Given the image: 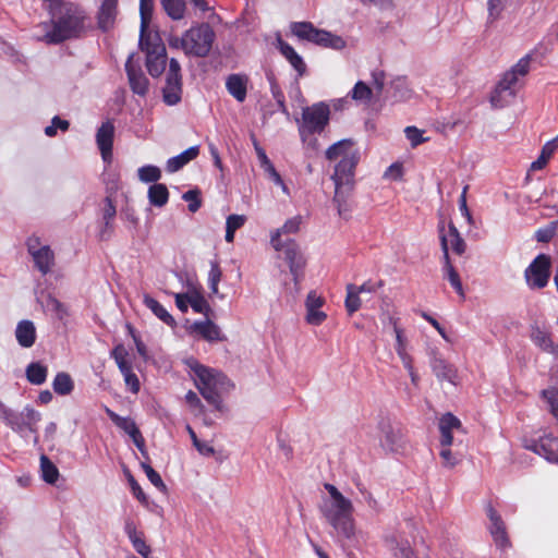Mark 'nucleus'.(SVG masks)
Instances as JSON below:
<instances>
[{"instance_id":"obj_62","label":"nucleus","mask_w":558,"mask_h":558,"mask_svg":"<svg viewBox=\"0 0 558 558\" xmlns=\"http://www.w3.org/2000/svg\"><path fill=\"white\" fill-rule=\"evenodd\" d=\"M253 145H254V149H255V153L257 156L259 167L263 169V171L266 170L267 168H269L270 166H272L274 163L268 158L265 149L257 143L256 140L253 141Z\"/></svg>"},{"instance_id":"obj_9","label":"nucleus","mask_w":558,"mask_h":558,"mask_svg":"<svg viewBox=\"0 0 558 558\" xmlns=\"http://www.w3.org/2000/svg\"><path fill=\"white\" fill-rule=\"evenodd\" d=\"M379 428V445L386 452L401 453L407 448V436L403 428L398 423L389 420H381Z\"/></svg>"},{"instance_id":"obj_16","label":"nucleus","mask_w":558,"mask_h":558,"mask_svg":"<svg viewBox=\"0 0 558 558\" xmlns=\"http://www.w3.org/2000/svg\"><path fill=\"white\" fill-rule=\"evenodd\" d=\"M324 304L325 299L316 291H311L307 294L305 300V322L308 325L319 326L326 320L327 314L322 311Z\"/></svg>"},{"instance_id":"obj_41","label":"nucleus","mask_w":558,"mask_h":558,"mask_svg":"<svg viewBox=\"0 0 558 558\" xmlns=\"http://www.w3.org/2000/svg\"><path fill=\"white\" fill-rule=\"evenodd\" d=\"M374 95L373 89L362 81L356 82L352 90L349 93V96L353 100L365 105L372 100Z\"/></svg>"},{"instance_id":"obj_1","label":"nucleus","mask_w":558,"mask_h":558,"mask_svg":"<svg viewBox=\"0 0 558 558\" xmlns=\"http://www.w3.org/2000/svg\"><path fill=\"white\" fill-rule=\"evenodd\" d=\"M51 21L43 22L36 26L34 36L47 44H57L77 37L89 27L86 12L78 5L61 0H44Z\"/></svg>"},{"instance_id":"obj_51","label":"nucleus","mask_w":558,"mask_h":558,"mask_svg":"<svg viewBox=\"0 0 558 558\" xmlns=\"http://www.w3.org/2000/svg\"><path fill=\"white\" fill-rule=\"evenodd\" d=\"M361 307V299L360 293L357 291L356 286L350 283L347 286V298H345V308L349 314L355 313Z\"/></svg>"},{"instance_id":"obj_64","label":"nucleus","mask_w":558,"mask_h":558,"mask_svg":"<svg viewBox=\"0 0 558 558\" xmlns=\"http://www.w3.org/2000/svg\"><path fill=\"white\" fill-rule=\"evenodd\" d=\"M177 307L185 313L190 306V282L187 283L186 291L182 293H174Z\"/></svg>"},{"instance_id":"obj_34","label":"nucleus","mask_w":558,"mask_h":558,"mask_svg":"<svg viewBox=\"0 0 558 558\" xmlns=\"http://www.w3.org/2000/svg\"><path fill=\"white\" fill-rule=\"evenodd\" d=\"M228 92L240 102L246 98L247 80L244 76L232 74L227 80Z\"/></svg>"},{"instance_id":"obj_37","label":"nucleus","mask_w":558,"mask_h":558,"mask_svg":"<svg viewBox=\"0 0 558 558\" xmlns=\"http://www.w3.org/2000/svg\"><path fill=\"white\" fill-rule=\"evenodd\" d=\"M190 306L194 312L207 314L210 311L209 304L202 294L201 287L190 282Z\"/></svg>"},{"instance_id":"obj_5","label":"nucleus","mask_w":558,"mask_h":558,"mask_svg":"<svg viewBox=\"0 0 558 558\" xmlns=\"http://www.w3.org/2000/svg\"><path fill=\"white\" fill-rule=\"evenodd\" d=\"M215 32L207 23L193 25L182 36H172L169 45L182 49L187 56L206 57L213 47Z\"/></svg>"},{"instance_id":"obj_39","label":"nucleus","mask_w":558,"mask_h":558,"mask_svg":"<svg viewBox=\"0 0 558 558\" xmlns=\"http://www.w3.org/2000/svg\"><path fill=\"white\" fill-rule=\"evenodd\" d=\"M558 148V136L548 141L542 148L538 158L531 163V170H542Z\"/></svg>"},{"instance_id":"obj_20","label":"nucleus","mask_w":558,"mask_h":558,"mask_svg":"<svg viewBox=\"0 0 558 558\" xmlns=\"http://www.w3.org/2000/svg\"><path fill=\"white\" fill-rule=\"evenodd\" d=\"M392 330L395 335V351L401 362L413 357L411 354V342L405 329L398 324L397 319H391Z\"/></svg>"},{"instance_id":"obj_60","label":"nucleus","mask_w":558,"mask_h":558,"mask_svg":"<svg viewBox=\"0 0 558 558\" xmlns=\"http://www.w3.org/2000/svg\"><path fill=\"white\" fill-rule=\"evenodd\" d=\"M404 133H405L407 138L409 140V142L411 143V145L413 147L427 141V138H425L423 136L424 132L418 130L415 126L405 128Z\"/></svg>"},{"instance_id":"obj_56","label":"nucleus","mask_w":558,"mask_h":558,"mask_svg":"<svg viewBox=\"0 0 558 558\" xmlns=\"http://www.w3.org/2000/svg\"><path fill=\"white\" fill-rule=\"evenodd\" d=\"M70 126L69 121L60 119L58 116L53 117L51 120V124L45 128V134L48 137H53L57 134V130H61L63 132L68 131Z\"/></svg>"},{"instance_id":"obj_3","label":"nucleus","mask_w":558,"mask_h":558,"mask_svg":"<svg viewBox=\"0 0 558 558\" xmlns=\"http://www.w3.org/2000/svg\"><path fill=\"white\" fill-rule=\"evenodd\" d=\"M189 374L203 398L216 410L223 408L221 396L229 392L233 385L219 371L201 364L195 359L185 360Z\"/></svg>"},{"instance_id":"obj_31","label":"nucleus","mask_w":558,"mask_h":558,"mask_svg":"<svg viewBox=\"0 0 558 558\" xmlns=\"http://www.w3.org/2000/svg\"><path fill=\"white\" fill-rule=\"evenodd\" d=\"M532 449L547 461L558 463V438L554 436L542 437Z\"/></svg>"},{"instance_id":"obj_11","label":"nucleus","mask_w":558,"mask_h":558,"mask_svg":"<svg viewBox=\"0 0 558 558\" xmlns=\"http://www.w3.org/2000/svg\"><path fill=\"white\" fill-rule=\"evenodd\" d=\"M181 66L175 59L169 62L166 86L163 87V101L169 106H174L181 100L182 82Z\"/></svg>"},{"instance_id":"obj_19","label":"nucleus","mask_w":558,"mask_h":558,"mask_svg":"<svg viewBox=\"0 0 558 558\" xmlns=\"http://www.w3.org/2000/svg\"><path fill=\"white\" fill-rule=\"evenodd\" d=\"M118 14V0H99L97 24L102 31L113 27Z\"/></svg>"},{"instance_id":"obj_61","label":"nucleus","mask_w":558,"mask_h":558,"mask_svg":"<svg viewBox=\"0 0 558 558\" xmlns=\"http://www.w3.org/2000/svg\"><path fill=\"white\" fill-rule=\"evenodd\" d=\"M450 446H441L439 456L442 459V465L453 468L459 463V458L450 450Z\"/></svg>"},{"instance_id":"obj_23","label":"nucleus","mask_w":558,"mask_h":558,"mask_svg":"<svg viewBox=\"0 0 558 558\" xmlns=\"http://www.w3.org/2000/svg\"><path fill=\"white\" fill-rule=\"evenodd\" d=\"M13 417L17 425L10 427L15 432L27 428L32 433H36V425L41 420L40 413L31 407H25L20 413H14Z\"/></svg>"},{"instance_id":"obj_27","label":"nucleus","mask_w":558,"mask_h":558,"mask_svg":"<svg viewBox=\"0 0 558 558\" xmlns=\"http://www.w3.org/2000/svg\"><path fill=\"white\" fill-rule=\"evenodd\" d=\"M439 234H440V244L442 245V238L447 239V254L449 255V246L452 248V251L458 254L462 255L465 252L466 244L462 236L460 235V232L456 228V226L450 222L448 226V232H445V227L442 223L439 225Z\"/></svg>"},{"instance_id":"obj_43","label":"nucleus","mask_w":558,"mask_h":558,"mask_svg":"<svg viewBox=\"0 0 558 558\" xmlns=\"http://www.w3.org/2000/svg\"><path fill=\"white\" fill-rule=\"evenodd\" d=\"M47 367L40 363H31L26 368V377L33 385H41L47 378Z\"/></svg>"},{"instance_id":"obj_46","label":"nucleus","mask_w":558,"mask_h":558,"mask_svg":"<svg viewBox=\"0 0 558 558\" xmlns=\"http://www.w3.org/2000/svg\"><path fill=\"white\" fill-rule=\"evenodd\" d=\"M246 221L244 215H230L226 221V241L232 243L234 240V233L240 229Z\"/></svg>"},{"instance_id":"obj_2","label":"nucleus","mask_w":558,"mask_h":558,"mask_svg":"<svg viewBox=\"0 0 558 558\" xmlns=\"http://www.w3.org/2000/svg\"><path fill=\"white\" fill-rule=\"evenodd\" d=\"M324 488L327 495L323 497L319 506L322 515L339 536L353 541L356 536L353 502L332 484L326 483Z\"/></svg>"},{"instance_id":"obj_30","label":"nucleus","mask_w":558,"mask_h":558,"mask_svg":"<svg viewBox=\"0 0 558 558\" xmlns=\"http://www.w3.org/2000/svg\"><path fill=\"white\" fill-rule=\"evenodd\" d=\"M276 47L299 75H303L306 72V64L303 61V58L294 50L293 47L283 41L280 37L277 38Z\"/></svg>"},{"instance_id":"obj_50","label":"nucleus","mask_w":558,"mask_h":558,"mask_svg":"<svg viewBox=\"0 0 558 558\" xmlns=\"http://www.w3.org/2000/svg\"><path fill=\"white\" fill-rule=\"evenodd\" d=\"M542 397L547 404L548 411L558 422V388L549 387L543 390Z\"/></svg>"},{"instance_id":"obj_59","label":"nucleus","mask_w":558,"mask_h":558,"mask_svg":"<svg viewBox=\"0 0 558 558\" xmlns=\"http://www.w3.org/2000/svg\"><path fill=\"white\" fill-rule=\"evenodd\" d=\"M142 469L144 470L147 478L155 487L159 488L160 490H166V485L161 476L149 464L142 463Z\"/></svg>"},{"instance_id":"obj_58","label":"nucleus","mask_w":558,"mask_h":558,"mask_svg":"<svg viewBox=\"0 0 558 558\" xmlns=\"http://www.w3.org/2000/svg\"><path fill=\"white\" fill-rule=\"evenodd\" d=\"M124 383L128 386V388L133 392L137 393L141 388L140 379L136 376V374L133 372V368H128V371L121 372Z\"/></svg>"},{"instance_id":"obj_47","label":"nucleus","mask_w":558,"mask_h":558,"mask_svg":"<svg viewBox=\"0 0 558 558\" xmlns=\"http://www.w3.org/2000/svg\"><path fill=\"white\" fill-rule=\"evenodd\" d=\"M166 13L173 20H181L184 16L185 3L183 0H161Z\"/></svg>"},{"instance_id":"obj_55","label":"nucleus","mask_w":558,"mask_h":558,"mask_svg":"<svg viewBox=\"0 0 558 558\" xmlns=\"http://www.w3.org/2000/svg\"><path fill=\"white\" fill-rule=\"evenodd\" d=\"M222 271L216 262H211L210 264V270L208 272V286L211 291V293L217 294L218 293V284L221 280Z\"/></svg>"},{"instance_id":"obj_32","label":"nucleus","mask_w":558,"mask_h":558,"mask_svg":"<svg viewBox=\"0 0 558 558\" xmlns=\"http://www.w3.org/2000/svg\"><path fill=\"white\" fill-rule=\"evenodd\" d=\"M15 337L21 347L31 348L36 340L34 323L27 319L20 322L15 329Z\"/></svg>"},{"instance_id":"obj_6","label":"nucleus","mask_w":558,"mask_h":558,"mask_svg":"<svg viewBox=\"0 0 558 558\" xmlns=\"http://www.w3.org/2000/svg\"><path fill=\"white\" fill-rule=\"evenodd\" d=\"M530 57L520 59L515 65L506 72L490 95V104L494 108H505L511 105L521 88V78L530 70Z\"/></svg>"},{"instance_id":"obj_12","label":"nucleus","mask_w":558,"mask_h":558,"mask_svg":"<svg viewBox=\"0 0 558 558\" xmlns=\"http://www.w3.org/2000/svg\"><path fill=\"white\" fill-rule=\"evenodd\" d=\"M549 257L544 254L538 255L525 270L527 286L533 289L544 288L549 279Z\"/></svg>"},{"instance_id":"obj_48","label":"nucleus","mask_w":558,"mask_h":558,"mask_svg":"<svg viewBox=\"0 0 558 558\" xmlns=\"http://www.w3.org/2000/svg\"><path fill=\"white\" fill-rule=\"evenodd\" d=\"M153 9H154L153 0H141V2H140L141 36H146L149 34V33H147V26L151 19Z\"/></svg>"},{"instance_id":"obj_17","label":"nucleus","mask_w":558,"mask_h":558,"mask_svg":"<svg viewBox=\"0 0 558 558\" xmlns=\"http://www.w3.org/2000/svg\"><path fill=\"white\" fill-rule=\"evenodd\" d=\"M486 513L489 518V532L496 544L501 549L507 548L510 543L506 531L505 522L500 514L493 508L492 505L486 507Z\"/></svg>"},{"instance_id":"obj_40","label":"nucleus","mask_w":558,"mask_h":558,"mask_svg":"<svg viewBox=\"0 0 558 558\" xmlns=\"http://www.w3.org/2000/svg\"><path fill=\"white\" fill-rule=\"evenodd\" d=\"M169 192L165 184L155 183L148 189L149 203L157 207H162L167 204Z\"/></svg>"},{"instance_id":"obj_52","label":"nucleus","mask_w":558,"mask_h":558,"mask_svg":"<svg viewBox=\"0 0 558 558\" xmlns=\"http://www.w3.org/2000/svg\"><path fill=\"white\" fill-rule=\"evenodd\" d=\"M137 175L144 183H156L161 178V171L156 166L147 165L138 168Z\"/></svg>"},{"instance_id":"obj_33","label":"nucleus","mask_w":558,"mask_h":558,"mask_svg":"<svg viewBox=\"0 0 558 558\" xmlns=\"http://www.w3.org/2000/svg\"><path fill=\"white\" fill-rule=\"evenodd\" d=\"M199 148L198 146H192L181 154L171 157L167 160L166 169L168 172L173 173L183 168L186 163L192 161L198 156Z\"/></svg>"},{"instance_id":"obj_18","label":"nucleus","mask_w":558,"mask_h":558,"mask_svg":"<svg viewBox=\"0 0 558 558\" xmlns=\"http://www.w3.org/2000/svg\"><path fill=\"white\" fill-rule=\"evenodd\" d=\"M107 415L110 420L121 429H123L134 441L138 449H143L144 439L141 435L140 429L137 428L134 421L129 417H122L118 415L116 412L110 410L109 408L105 409Z\"/></svg>"},{"instance_id":"obj_15","label":"nucleus","mask_w":558,"mask_h":558,"mask_svg":"<svg viewBox=\"0 0 558 558\" xmlns=\"http://www.w3.org/2000/svg\"><path fill=\"white\" fill-rule=\"evenodd\" d=\"M114 137V125L110 121L104 122L96 133V144L100 150L104 162L111 163L112 161V146Z\"/></svg>"},{"instance_id":"obj_21","label":"nucleus","mask_w":558,"mask_h":558,"mask_svg":"<svg viewBox=\"0 0 558 558\" xmlns=\"http://www.w3.org/2000/svg\"><path fill=\"white\" fill-rule=\"evenodd\" d=\"M440 446H451L453 442L452 434L462 430L461 421L451 413H446L439 420Z\"/></svg>"},{"instance_id":"obj_26","label":"nucleus","mask_w":558,"mask_h":558,"mask_svg":"<svg viewBox=\"0 0 558 558\" xmlns=\"http://www.w3.org/2000/svg\"><path fill=\"white\" fill-rule=\"evenodd\" d=\"M530 338L537 348L558 357V344L554 343L549 332L545 328L534 324L531 327Z\"/></svg>"},{"instance_id":"obj_8","label":"nucleus","mask_w":558,"mask_h":558,"mask_svg":"<svg viewBox=\"0 0 558 558\" xmlns=\"http://www.w3.org/2000/svg\"><path fill=\"white\" fill-rule=\"evenodd\" d=\"M140 46L146 52V66L148 73L158 77L166 68V47L157 34H148L140 37Z\"/></svg>"},{"instance_id":"obj_44","label":"nucleus","mask_w":558,"mask_h":558,"mask_svg":"<svg viewBox=\"0 0 558 558\" xmlns=\"http://www.w3.org/2000/svg\"><path fill=\"white\" fill-rule=\"evenodd\" d=\"M40 471L46 483L54 484L58 481L59 470L46 456L40 457Z\"/></svg>"},{"instance_id":"obj_63","label":"nucleus","mask_w":558,"mask_h":558,"mask_svg":"<svg viewBox=\"0 0 558 558\" xmlns=\"http://www.w3.org/2000/svg\"><path fill=\"white\" fill-rule=\"evenodd\" d=\"M184 201L189 203V210L195 213L201 207V201L198 198V192L196 190H190L182 196Z\"/></svg>"},{"instance_id":"obj_7","label":"nucleus","mask_w":558,"mask_h":558,"mask_svg":"<svg viewBox=\"0 0 558 558\" xmlns=\"http://www.w3.org/2000/svg\"><path fill=\"white\" fill-rule=\"evenodd\" d=\"M290 29L300 40L310 41L336 50H341L345 47L343 38L327 31L318 29L310 22L291 23Z\"/></svg>"},{"instance_id":"obj_10","label":"nucleus","mask_w":558,"mask_h":558,"mask_svg":"<svg viewBox=\"0 0 558 558\" xmlns=\"http://www.w3.org/2000/svg\"><path fill=\"white\" fill-rule=\"evenodd\" d=\"M330 109L325 102H317L306 107L302 112V126L300 133L305 142V131L310 133L322 132L329 122Z\"/></svg>"},{"instance_id":"obj_54","label":"nucleus","mask_w":558,"mask_h":558,"mask_svg":"<svg viewBox=\"0 0 558 558\" xmlns=\"http://www.w3.org/2000/svg\"><path fill=\"white\" fill-rule=\"evenodd\" d=\"M185 402L187 403L190 411L195 416H202L205 414V407L202 403L201 399L196 395V392L190 390L185 395Z\"/></svg>"},{"instance_id":"obj_42","label":"nucleus","mask_w":558,"mask_h":558,"mask_svg":"<svg viewBox=\"0 0 558 558\" xmlns=\"http://www.w3.org/2000/svg\"><path fill=\"white\" fill-rule=\"evenodd\" d=\"M52 388L60 396L70 395L74 388L71 376L66 373H58L52 381Z\"/></svg>"},{"instance_id":"obj_13","label":"nucleus","mask_w":558,"mask_h":558,"mask_svg":"<svg viewBox=\"0 0 558 558\" xmlns=\"http://www.w3.org/2000/svg\"><path fill=\"white\" fill-rule=\"evenodd\" d=\"M383 543L395 558H418L409 539L400 532L385 533Z\"/></svg>"},{"instance_id":"obj_36","label":"nucleus","mask_w":558,"mask_h":558,"mask_svg":"<svg viewBox=\"0 0 558 558\" xmlns=\"http://www.w3.org/2000/svg\"><path fill=\"white\" fill-rule=\"evenodd\" d=\"M143 302L147 308H149L161 322L167 324L168 326H174L175 320L172 315L154 298L148 294H145L143 298Z\"/></svg>"},{"instance_id":"obj_29","label":"nucleus","mask_w":558,"mask_h":558,"mask_svg":"<svg viewBox=\"0 0 558 558\" xmlns=\"http://www.w3.org/2000/svg\"><path fill=\"white\" fill-rule=\"evenodd\" d=\"M133 56L131 54L125 63V70L129 76V82L132 90L140 95L145 96L148 92V80L147 77L140 71H136L132 65Z\"/></svg>"},{"instance_id":"obj_28","label":"nucleus","mask_w":558,"mask_h":558,"mask_svg":"<svg viewBox=\"0 0 558 558\" xmlns=\"http://www.w3.org/2000/svg\"><path fill=\"white\" fill-rule=\"evenodd\" d=\"M430 367L439 381H448L451 385L458 384V373L456 367L444 357H437L430 361Z\"/></svg>"},{"instance_id":"obj_4","label":"nucleus","mask_w":558,"mask_h":558,"mask_svg":"<svg viewBox=\"0 0 558 558\" xmlns=\"http://www.w3.org/2000/svg\"><path fill=\"white\" fill-rule=\"evenodd\" d=\"M326 158L335 161L332 180L335 185L353 184L354 169L359 161V151L352 140H341L326 150Z\"/></svg>"},{"instance_id":"obj_25","label":"nucleus","mask_w":558,"mask_h":558,"mask_svg":"<svg viewBox=\"0 0 558 558\" xmlns=\"http://www.w3.org/2000/svg\"><path fill=\"white\" fill-rule=\"evenodd\" d=\"M190 331L209 342L223 340L220 328L209 319L194 322Z\"/></svg>"},{"instance_id":"obj_22","label":"nucleus","mask_w":558,"mask_h":558,"mask_svg":"<svg viewBox=\"0 0 558 558\" xmlns=\"http://www.w3.org/2000/svg\"><path fill=\"white\" fill-rule=\"evenodd\" d=\"M302 222V216L298 215L292 218H289L281 228L274 230L270 234V244L274 247V250H283V241L281 239V235L296 233L300 230Z\"/></svg>"},{"instance_id":"obj_45","label":"nucleus","mask_w":558,"mask_h":558,"mask_svg":"<svg viewBox=\"0 0 558 558\" xmlns=\"http://www.w3.org/2000/svg\"><path fill=\"white\" fill-rule=\"evenodd\" d=\"M111 357L118 365L120 372L128 371V368L132 367V362L130 360V355L128 350L123 344H117L111 351Z\"/></svg>"},{"instance_id":"obj_38","label":"nucleus","mask_w":558,"mask_h":558,"mask_svg":"<svg viewBox=\"0 0 558 558\" xmlns=\"http://www.w3.org/2000/svg\"><path fill=\"white\" fill-rule=\"evenodd\" d=\"M353 184H342V186L335 185V197L333 201L338 207L339 216L348 218L350 214V206L347 202V197L352 190Z\"/></svg>"},{"instance_id":"obj_14","label":"nucleus","mask_w":558,"mask_h":558,"mask_svg":"<svg viewBox=\"0 0 558 558\" xmlns=\"http://www.w3.org/2000/svg\"><path fill=\"white\" fill-rule=\"evenodd\" d=\"M27 247L39 271L44 275L49 272L53 265V253L50 247L41 245L37 238L29 239Z\"/></svg>"},{"instance_id":"obj_49","label":"nucleus","mask_w":558,"mask_h":558,"mask_svg":"<svg viewBox=\"0 0 558 558\" xmlns=\"http://www.w3.org/2000/svg\"><path fill=\"white\" fill-rule=\"evenodd\" d=\"M508 2L509 0H487V21L489 23L498 21L508 7Z\"/></svg>"},{"instance_id":"obj_35","label":"nucleus","mask_w":558,"mask_h":558,"mask_svg":"<svg viewBox=\"0 0 558 558\" xmlns=\"http://www.w3.org/2000/svg\"><path fill=\"white\" fill-rule=\"evenodd\" d=\"M442 254L445 260V272L446 277L449 280L452 288L461 295H463L462 282L458 272L454 270L453 266L449 260V255L447 254V239L442 238Z\"/></svg>"},{"instance_id":"obj_53","label":"nucleus","mask_w":558,"mask_h":558,"mask_svg":"<svg viewBox=\"0 0 558 558\" xmlns=\"http://www.w3.org/2000/svg\"><path fill=\"white\" fill-rule=\"evenodd\" d=\"M393 89L392 97L396 101H404L411 97V90L408 88L407 82L403 78H397L392 82Z\"/></svg>"},{"instance_id":"obj_57","label":"nucleus","mask_w":558,"mask_h":558,"mask_svg":"<svg viewBox=\"0 0 558 558\" xmlns=\"http://www.w3.org/2000/svg\"><path fill=\"white\" fill-rule=\"evenodd\" d=\"M130 542L138 555L143 558H151V548L146 544L143 534L130 539Z\"/></svg>"},{"instance_id":"obj_24","label":"nucleus","mask_w":558,"mask_h":558,"mask_svg":"<svg viewBox=\"0 0 558 558\" xmlns=\"http://www.w3.org/2000/svg\"><path fill=\"white\" fill-rule=\"evenodd\" d=\"M279 252H283L286 260L289 264L290 271L296 280L305 265V259L299 251L296 243L292 240L283 242V250H280Z\"/></svg>"}]
</instances>
